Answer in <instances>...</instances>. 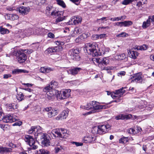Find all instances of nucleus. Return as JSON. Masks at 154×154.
I'll return each instance as SVG.
<instances>
[{
    "label": "nucleus",
    "instance_id": "29",
    "mask_svg": "<svg viewBox=\"0 0 154 154\" xmlns=\"http://www.w3.org/2000/svg\"><path fill=\"white\" fill-rule=\"evenodd\" d=\"M82 32V29L79 27H76L74 29L73 32V36L80 34Z\"/></svg>",
    "mask_w": 154,
    "mask_h": 154
},
{
    "label": "nucleus",
    "instance_id": "19",
    "mask_svg": "<svg viewBox=\"0 0 154 154\" xmlns=\"http://www.w3.org/2000/svg\"><path fill=\"white\" fill-rule=\"evenodd\" d=\"M116 59L124 60L125 62L128 60V57L124 53L118 54L115 56Z\"/></svg>",
    "mask_w": 154,
    "mask_h": 154
},
{
    "label": "nucleus",
    "instance_id": "17",
    "mask_svg": "<svg viewBox=\"0 0 154 154\" xmlns=\"http://www.w3.org/2000/svg\"><path fill=\"white\" fill-rule=\"evenodd\" d=\"M29 9L30 8L28 7L22 6L19 8L18 11L23 15H25L28 13Z\"/></svg>",
    "mask_w": 154,
    "mask_h": 154
},
{
    "label": "nucleus",
    "instance_id": "15",
    "mask_svg": "<svg viewBox=\"0 0 154 154\" xmlns=\"http://www.w3.org/2000/svg\"><path fill=\"white\" fill-rule=\"evenodd\" d=\"M69 111L67 110H63L61 113L56 117L55 119L56 120H62L66 119L68 115Z\"/></svg>",
    "mask_w": 154,
    "mask_h": 154
},
{
    "label": "nucleus",
    "instance_id": "18",
    "mask_svg": "<svg viewBox=\"0 0 154 154\" xmlns=\"http://www.w3.org/2000/svg\"><path fill=\"white\" fill-rule=\"evenodd\" d=\"M71 90L69 89H63L60 91V93L63 94L64 99L69 97L70 96Z\"/></svg>",
    "mask_w": 154,
    "mask_h": 154
},
{
    "label": "nucleus",
    "instance_id": "28",
    "mask_svg": "<svg viewBox=\"0 0 154 154\" xmlns=\"http://www.w3.org/2000/svg\"><path fill=\"white\" fill-rule=\"evenodd\" d=\"M41 127L40 126L35 127L33 126V129L34 132V135L35 137L36 138H38V136H37L38 134L42 133V132H38L39 129Z\"/></svg>",
    "mask_w": 154,
    "mask_h": 154
},
{
    "label": "nucleus",
    "instance_id": "64",
    "mask_svg": "<svg viewBox=\"0 0 154 154\" xmlns=\"http://www.w3.org/2000/svg\"><path fill=\"white\" fill-rule=\"evenodd\" d=\"M48 37L51 38H53L54 37V35L51 32L49 33L48 34Z\"/></svg>",
    "mask_w": 154,
    "mask_h": 154
},
{
    "label": "nucleus",
    "instance_id": "55",
    "mask_svg": "<svg viewBox=\"0 0 154 154\" xmlns=\"http://www.w3.org/2000/svg\"><path fill=\"white\" fill-rule=\"evenodd\" d=\"M62 149H63L61 146L55 147L54 148V150L55 151V152L56 153H57L59 152L60 150H61Z\"/></svg>",
    "mask_w": 154,
    "mask_h": 154
},
{
    "label": "nucleus",
    "instance_id": "53",
    "mask_svg": "<svg viewBox=\"0 0 154 154\" xmlns=\"http://www.w3.org/2000/svg\"><path fill=\"white\" fill-rule=\"evenodd\" d=\"M128 132L130 134H136V130L133 128H130L128 130Z\"/></svg>",
    "mask_w": 154,
    "mask_h": 154
},
{
    "label": "nucleus",
    "instance_id": "61",
    "mask_svg": "<svg viewBox=\"0 0 154 154\" xmlns=\"http://www.w3.org/2000/svg\"><path fill=\"white\" fill-rule=\"evenodd\" d=\"M33 126H32L31 127V128L28 131V133L29 134H34V132L33 130Z\"/></svg>",
    "mask_w": 154,
    "mask_h": 154
},
{
    "label": "nucleus",
    "instance_id": "33",
    "mask_svg": "<svg viewBox=\"0 0 154 154\" xmlns=\"http://www.w3.org/2000/svg\"><path fill=\"white\" fill-rule=\"evenodd\" d=\"M116 69L115 67L113 66H107L105 67V68L101 69V70H106L108 73L111 74V70H114Z\"/></svg>",
    "mask_w": 154,
    "mask_h": 154
},
{
    "label": "nucleus",
    "instance_id": "58",
    "mask_svg": "<svg viewBox=\"0 0 154 154\" xmlns=\"http://www.w3.org/2000/svg\"><path fill=\"white\" fill-rule=\"evenodd\" d=\"M127 34L125 32H122L120 34L116 35L117 37H125L126 36Z\"/></svg>",
    "mask_w": 154,
    "mask_h": 154
},
{
    "label": "nucleus",
    "instance_id": "10",
    "mask_svg": "<svg viewBox=\"0 0 154 154\" xmlns=\"http://www.w3.org/2000/svg\"><path fill=\"white\" fill-rule=\"evenodd\" d=\"M44 110L48 112V116L49 118L53 117L58 115L59 113L58 109L51 107L45 108L44 109Z\"/></svg>",
    "mask_w": 154,
    "mask_h": 154
},
{
    "label": "nucleus",
    "instance_id": "24",
    "mask_svg": "<svg viewBox=\"0 0 154 154\" xmlns=\"http://www.w3.org/2000/svg\"><path fill=\"white\" fill-rule=\"evenodd\" d=\"M128 54L130 57L134 59H136L139 55V53L136 51L129 50V51H128Z\"/></svg>",
    "mask_w": 154,
    "mask_h": 154
},
{
    "label": "nucleus",
    "instance_id": "8",
    "mask_svg": "<svg viewBox=\"0 0 154 154\" xmlns=\"http://www.w3.org/2000/svg\"><path fill=\"white\" fill-rule=\"evenodd\" d=\"M25 137V141L32 147L31 149H37L38 146L36 145L32 136L29 135H26Z\"/></svg>",
    "mask_w": 154,
    "mask_h": 154
},
{
    "label": "nucleus",
    "instance_id": "27",
    "mask_svg": "<svg viewBox=\"0 0 154 154\" xmlns=\"http://www.w3.org/2000/svg\"><path fill=\"white\" fill-rule=\"evenodd\" d=\"M60 131V138H66V135L67 134V130L66 129L63 128H60L59 129Z\"/></svg>",
    "mask_w": 154,
    "mask_h": 154
},
{
    "label": "nucleus",
    "instance_id": "38",
    "mask_svg": "<svg viewBox=\"0 0 154 154\" xmlns=\"http://www.w3.org/2000/svg\"><path fill=\"white\" fill-rule=\"evenodd\" d=\"M0 33L2 34H8L9 33V31L7 29L3 28L2 27H0Z\"/></svg>",
    "mask_w": 154,
    "mask_h": 154
},
{
    "label": "nucleus",
    "instance_id": "32",
    "mask_svg": "<svg viewBox=\"0 0 154 154\" xmlns=\"http://www.w3.org/2000/svg\"><path fill=\"white\" fill-rule=\"evenodd\" d=\"M126 16H122L120 17H117L114 18H110V20L112 21H116L119 20H123V19H125Z\"/></svg>",
    "mask_w": 154,
    "mask_h": 154
},
{
    "label": "nucleus",
    "instance_id": "1",
    "mask_svg": "<svg viewBox=\"0 0 154 154\" xmlns=\"http://www.w3.org/2000/svg\"><path fill=\"white\" fill-rule=\"evenodd\" d=\"M86 49L87 52L90 53L93 56H97L104 54V51L98 52L99 50L97 45L96 43H86L85 45Z\"/></svg>",
    "mask_w": 154,
    "mask_h": 154
},
{
    "label": "nucleus",
    "instance_id": "45",
    "mask_svg": "<svg viewBox=\"0 0 154 154\" xmlns=\"http://www.w3.org/2000/svg\"><path fill=\"white\" fill-rule=\"evenodd\" d=\"M55 95L57 96L58 99L62 100L64 99L63 94L60 93V91H58V92H56Z\"/></svg>",
    "mask_w": 154,
    "mask_h": 154
},
{
    "label": "nucleus",
    "instance_id": "21",
    "mask_svg": "<svg viewBox=\"0 0 154 154\" xmlns=\"http://www.w3.org/2000/svg\"><path fill=\"white\" fill-rule=\"evenodd\" d=\"M12 149L10 148L0 147V154H3L10 152L12 151Z\"/></svg>",
    "mask_w": 154,
    "mask_h": 154
},
{
    "label": "nucleus",
    "instance_id": "6",
    "mask_svg": "<svg viewBox=\"0 0 154 154\" xmlns=\"http://www.w3.org/2000/svg\"><path fill=\"white\" fill-rule=\"evenodd\" d=\"M123 88H120L115 91L114 94H111V96L113 99H116L115 100L112 101V102H119L122 100L121 97L123 94L125 93V90H123Z\"/></svg>",
    "mask_w": 154,
    "mask_h": 154
},
{
    "label": "nucleus",
    "instance_id": "16",
    "mask_svg": "<svg viewBox=\"0 0 154 154\" xmlns=\"http://www.w3.org/2000/svg\"><path fill=\"white\" fill-rule=\"evenodd\" d=\"M82 70V69L81 68L75 67L69 69L67 71V72L68 74L75 75L78 74Z\"/></svg>",
    "mask_w": 154,
    "mask_h": 154
},
{
    "label": "nucleus",
    "instance_id": "49",
    "mask_svg": "<svg viewBox=\"0 0 154 154\" xmlns=\"http://www.w3.org/2000/svg\"><path fill=\"white\" fill-rule=\"evenodd\" d=\"M11 20H17L18 19L19 17L17 14H11Z\"/></svg>",
    "mask_w": 154,
    "mask_h": 154
},
{
    "label": "nucleus",
    "instance_id": "40",
    "mask_svg": "<svg viewBox=\"0 0 154 154\" xmlns=\"http://www.w3.org/2000/svg\"><path fill=\"white\" fill-rule=\"evenodd\" d=\"M128 137H123L119 139V143H125L128 141Z\"/></svg>",
    "mask_w": 154,
    "mask_h": 154
},
{
    "label": "nucleus",
    "instance_id": "7",
    "mask_svg": "<svg viewBox=\"0 0 154 154\" xmlns=\"http://www.w3.org/2000/svg\"><path fill=\"white\" fill-rule=\"evenodd\" d=\"M93 60L96 61L98 63V66L101 69L105 68L106 66L109 64L110 62L109 59L106 57L102 58H93Z\"/></svg>",
    "mask_w": 154,
    "mask_h": 154
},
{
    "label": "nucleus",
    "instance_id": "41",
    "mask_svg": "<svg viewBox=\"0 0 154 154\" xmlns=\"http://www.w3.org/2000/svg\"><path fill=\"white\" fill-rule=\"evenodd\" d=\"M132 24V22L131 21H125L123 22V26L125 27L129 26L131 25Z\"/></svg>",
    "mask_w": 154,
    "mask_h": 154
},
{
    "label": "nucleus",
    "instance_id": "12",
    "mask_svg": "<svg viewBox=\"0 0 154 154\" xmlns=\"http://www.w3.org/2000/svg\"><path fill=\"white\" fill-rule=\"evenodd\" d=\"M96 140V137L94 135L87 134L83 138L82 141L85 143H94Z\"/></svg>",
    "mask_w": 154,
    "mask_h": 154
},
{
    "label": "nucleus",
    "instance_id": "36",
    "mask_svg": "<svg viewBox=\"0 0 154 154\" xmlns=\"http://www.w3.org/2000/svg\"><path fill=\"white\" fill-rule=\"evenodd\" d=\"M73 18L74 19V25L78 24L81 21V19L79 16H74Z\"/></svg>",
    "mask_w": 154,
    "mask_h": 154
},
{
    "label": "nucleus",
    "instance_id": "39",
    "mask_svg": "<svg viewBox=\"0 0 154 154\" xmlns=\"http://www.w3.org/2000/svg\"><path fill=\"white\" fill-rule=\"evenodd\" d=\"M37 154H49V152L47 150L40 149L37 151Z\"/></svg>",
    "mask_w": 154,
    "mask_h": 154
},
{
    "label": "nucleus",
    "instance_id": "31",
    "mask_svg": "<svg viewBox=\"0 0 154 154\" xmlns=\"http://www.w3.org/2000/svg\"><path fill=\"white\" fill-rule=\"evenodd\" d=\"M28 72L25 70L20 69H15L12 71V73L14 75L22 73L27 72Z\"/></svg>",
    "mask_w": 154,
    "mask_h": 154
},
{
    "label": "nucleus",
    "instance_id": "5",
    "mask_svg": "<svg viewBox=\"0 0 154 154\" xmlns=\"http://www.w3.org/2000/svg\"><path fill=\"white\" fill-rule=\"evenodd\" d=\"M38 138L41 140L42 145L44 146H48L50 145L51 139L49 135L46 134L40 133L38 134Z\"/></svg>",
    "mask_w": 154,
    "mask_h": 154
},
{
    "label": "nucleus",
    "instance_id": "46",
    "mask_svg": "<svg viewBox=\"0 0 154 154\" xmlns=\"http://www.w3.org/2000/svg\"><path fill=\"white\" fill-rule=\"evenodd\" d=\"M52 89V88L49 84L48 86H47L44 88L43 89V91L44 92H49L51 91L50 90Z\"/></svg>",
    "mask_w": 154,
    "mask_h": 154
},
{
    "label": "nucleus",
    "instance_id": "60",
    "mask_svg": "<svg viewBox=\"0 0 154 154\" xmlns=\"http://www.w3.org/2000/svg\"><path fill=\"white\" fill-rule=\"evenodd\" d=\"M11 14H5V19L7 20H11Z\"/></svg>",
    "mask_w": 154,
    "mask_h": 154
},
{
    "label": "nucleus",
    "instance_id": "34",
    "mask_svg": "<svg viewBox=\"0 0 154 154\" xmlns=\"http://www.w3.org/2000/svg\"><path fill=\"white\" fill-rule=\"evenodd\" d=\"M147 46L145 45H143L142 46H135V49L140 50H145L147 49Z\"/></svg>",
    "mask_w": 154,
    "mask_h": 154
},
{
    "label": "nucleus",
    "instance_id": "25",
    "mask_svg": "<svg viewBox=\"0 0 154 154\" xmlns=\"http://www.w3.org/2000/svg\"><path fill=\"white\" fill-rule=\"evenodd\" d=\"M58 46L52 47L48 48L46 50V51L48 54H50L58 51Z\"/></svg>",
    "mask_w": 154,
    "mask_h": 154
},
{
    "label": "nucleus",
    "instance_id": "35",
    "mask_svg": "<svg viewBox=\"0 0 154 154\" xmlns=\"http://www.w3.org/2000/svg\"><path fill=\"white\" fill-rule=\"evenodd\" d=\"M24 95L21 92H20L19 94H17L16 95V98L19 101H21L24 99Z\"/></svg>",
    "mask_w": 154,
    "mask_h": 154
},
{
    "label": "nucleus",
    "instance_id": "2",
    "mask_svg": "<svg viewBox=\"0 0 154 154\" xmlns=\"http://www.w3.org/2000/svg\"><path fill=\"white\" fill-rule=\"evenodd\" d=\"M110 127L109 125H101L98 126H95L92 129L91 132L92 133L96 134H102L107 132Z\"/></svg>",
    "mask_w": 154,
    "mask_h": 154
},
{
    "label": "nucleus",
    "instance_id": "13",
    "mask_svg": "<svg viewBox=\"0 0 154 154\" xmlns=\"http://www.w3.org/2000/svg\"><path fill=\"white\" fill-rule=\"evenodd\" d=\"M56 92H58V91L56 90H53L49 92H47L45 95L46 99L48 100H53L54 98Z\"/></svg>",
    "mask_w": 154,
    "mask_h": 154
},
{
    "label": "nucleus",
    "instance_id": "3",
    "mask_svg": "<svg viewBox=\"0 0 154 154\" xmlns=\"http://www.w3.org/2000/svg\"><path fill=\"white\" fill-rule=\"evenodd\" d=\"M104 106L102 105H99V103L96 101H93L87 103L86 106H81L80 108L82 109H85L87 110H89L90 109H93V110L92 112H90V113L95 112V110L102 109Z\"/></svg>",
    "mask_w": 154,
    "mask_h": 154
},
{
    "label": "nucleus",
    "instance_id": "14",
    "mask_svg": "<svg viewBox=\"0 0 154 154\" xmlns=\"http://www.w3.org/2000/svg\"><path fill=\"white\" fill-rule=\"evenodd\" d=\"M142 75L141 73H138L134 74L133 76H131L130 79H132L131 82H139L142 79Z\"/></svg>",
    "mask_w": 154,
    "mask_h": 154
},
{
    "label": "nucleus",
    "instance_id": "26",
    "mask_svg": "<svg viewBox=\"0 0 154 154\" xmlns=\"http://www.w3.org/2000/svg\"><path fill=\"white\" fill-rule=\"evenodd\" d=\"M63 14V12L62 11H57L56 10L52 11L51 13V15L55 17H59L62 15Z\"/></svg>",
    "mask_w": 154,
    "mask_h": 154
},
{
    "label": "nucleus",
    "instance_id": "23",
    "mask_svg": "<svg viewBox=\"0 0 154 154\" xmlns=\"http://www.w3.org/2000/svg\"><path fill=\"white\" fill-rule=\"evenodd\" d=\"M60 134L59 129H56L52 130L51 135L52 134L55 137H59L60 138Z\"/></svg>",
    "mask_w": 154,
    "mask_h": 154
},
{
    "label": "nucleus",
    "instance_id": "52",
    "mask_svg": "<svg viewBox=\"0 0 154 154\" xmlns=\"http://www.w3.org/2000/svg\"><path fill=\"white\" fill-rule=\"evenodd\" d=\"M143 4L141 2H138L136 5V6L137 7L138 9H141L143 8L142 7Z\"/></svg>",
    "mask_w": 154,
    "mask_h": 154
},
{
    "label": "nucleus",
    "instance_id": "20",
    "mask_svg": "<svg viewBox=\"0 0 154 154\" xmlns=\"http://www.w3.org/2000/svg\"><path fill=\"white\" fill-rule=\"evenodd\" d=\"M53 70L54 69L53 68L46 67H41L39 69V71L45 74L49 73Z\"/></svg>",
    "mask_w": 154,
    "mask_h": 154
},
{
    "label": "nucleus",
    "instance_id": "50",
    "mask_svg": "<svg viewBox=\"0 0 154 154\" xmlns=\"http://www.w3.org/2000/svg\"><path fill=\"white\" fill-rule=\"evenodd\" d=\"M61 16H60L58 17L56 19V22L57 23L60 22L64 20L65 17H61Z\"/></svg>",
    "mask_w": 154,
    "mask_h": 154
},
{
    "label": "nucleus",
    "instance_id": "30",
    "mask_svg": "<svg viewBox=\"0 0 154 154\" xmlns=\"http://www.w3.org/2000/svg\"><path fill=\"white\" fill-rule=\"evenodd\" d=\"M151 16H149L146 22H143V27L146 28L150 25V22H151Z\"/></svg>",
    "mask_w": 154,
    "mask_h": 154
},
{
    "label": "nucleus",
    "instance_id": "4",
    "mask_svg": "<svg viewBox=\"0 0 154 154\" xmlns=\"http://www.w3.org/2000/svg\"><path fill=\"white\" fill-rule=\"evenodd\" d=\"M13 54L17 57V60L20 63H23L26 59V56L23 50L14 51L13 52Z\"/></svg>",
    "mask_w": 154,
    "mask_h": 154
},
{
    "label": "nucleus",
    "instance_id": "63",
    "mask_svg": "<svg viewBox=\"0 0 154 154\" xmlns=\"http://www.w3.org/2000/svg\"><path fill=\"white\" fill-rule=\"evenodd\" d=\"M74 18H72L69 21V25H74Z\"/></svg>",
    "mask_w": 154,
    "mask_h": 154
},
{
    "label": "nucleus",
    "instance_id": "43",
    "mask_svg": "<svg viewBox=\"0 0 154 154\" xmlns=\"http://www.w3.org/2000/svg\"><path fill=\"white\" fill-rule=\"evenodd\" d=\"M106 17H103L101 18L97 19L96 20V22L98 23L99 24L104 23V20H105V21L106 20Z\"/></svg>",
    "mask_w": 154,
    "mask_h": 154
},
{
    "label": "nucleus",
    "instance_id": "11",
    "mask_svg": "<svg viewBox=\"0 0 154 154\" xmlns=\"http://www.w3.org/2000/svg\"><path fill=\"white\" fill-rule=\"evenodd\" d=\"M16 116L13 114H8L4 117L2 120L5 123H9L14 122L17 120Z\"/></svg>",
    "mask_w": 154,
    "mask_h": 154
},
{
    "label": "nucleus",
    "instance_id": "37",
    "mask_svg": "<svg viewBox=\"0 0 154 154\" xmlns=\"http://www.w3.org/2000/svg\"><path fill=\"white\" fill-rule=\"evenodd\" d=\"M49 84L53 89L56 88L57 87L58 85V83L57 82L53 80Z\"/></svg>",
    "mask_w": 154,
    "mask_h": 154
},
{
    "label": "nucleus",
    "instance_id": "42",
    "mask_svg": "<svg viewBox=\"0 0 154 154\" xmlns=\"http://www.w3.org/2000/svg\"><path fill=\"white\" fill-rule=\"evenodd\" d=\"M57 4L63 8H65L66 6L64 2L61 0H56Z\"/></svg>",
    "mask_w": 154,
    "mask_h": 154
},
{
    "label": "nucleus",
    "instance_id": "44",
    "mask_svg": "<svg viewBox=\"0 0 154 154\" xmlns=\"http://www.w3.org/2000/svg\"><path fill=\"white\" fill-rule=\"evenodd\" d=\"M0 127L4 131H7L9 129L10 127L8 125L0 124Z\"/></svg>",
    "mask_w": 154,
    "mask_h": 154
},
{
    "label": "nucleus",
    "instance_id": "22",
    "mask_svg": "<svg viewBox=\"0 0 154 154\" xmlns=\"http://www.w3.org/2000/svg\"><path fill=\"white\" fill-rule=\"evenodd\" d=\"M131 117V114L124 115V114H121L118 115L116 118L117 120L119 119H130Z\"/></svg>",
    "mask_w": 154,
    "mask_h": 154
},
{
    "label": "nucleus",
    "instance_id": "62",
    "mask_svg": "<svg viewBox=\"0 0 154 154\" xmlns=\"http://www.w3.org/2000/svg\"><path fill=\"white\" fill-rule=\"evenodd\" d=\"M100 8L103 10H105L107 9L108 6L106 5H103L100 6Z\"/></svg>",
    "mask_w": 154,
    "mask_h": 154
},
{
    "label": "nucleus",
    "instance_id": "51",
    "mask_svg": "<svg viewBox=\"0 0 154 154\" xmlns=\"http://www.w3.org/2000/svg\"><path fill=\"white\" fill-rule=\"evenodd\" d=\"M134 0H124L122 2V4L124 5H127L130 3L133 2Z\"/></svg>",
    "mask_w": 154,
    "mask_h": 154
},
{
    "label": "nucleus",
    "instance_id": "48",
    "mask_svg": "<svg viewBox=\"0 0 154 154\" xmlns=\"http://www.w3.org/2000/svg\"><path fill=\"white\" fill-rule=\"evenodd\" d=\"M52 8L51 6H48L47 7L45 12L47 15L48 16L50 15L51 13L50 11L52 10Z\"/></svg>",
    "mask_w": 154,
    "mask_h": 154
},
{
    "label": "nucleus",
    "instance_id": "54",
    "mask_svg": "<svg viewBox=\"0 0 154 154\" xmlns=\"http://www.w3.org/2000/svg\"><path fill=\"white\" fill-rule=\"evenodd\" d=\"M143 108L146 107V109L148 110H151L152 109V108L153 107V106L152 104H149L147 106H146L145 105L143 106Z\"/></svg>",
    "mask_w": 154,
    "mask_h": 154
},
{
    "label": "nucleus",
    "instance_id": "47",
    "mask_svg": "<svg viewBox=\"0 0 154 154\" xmlns=\"http://www.w3.org/2000/svg\"><path fill=\"white\" fill-rule=\"evenodd\" d=\"M84 38V37L83 34L81 35L78 38L75 39V41L76 42H81V41Z\"/></svg>",
    "mask_w": 154,
    "mask_h": 154
},
{
    "label": "nucleus",
    "instance_id": "9",
    "mask_svg": "<svg viewBox=\"0 0 154 154\" xmlns=\"http://www.w3.org/2000/svg\"><path fill=\"white\" fill-rule=\"evenodd\" d=\"M80 52L78 48H73L69 50L68 54L72 60H79L80 57L79 54Z\"/></svg>",
    "mask_w": 154,
    "mask_h": 154
},
{
    "label": "nucleus",
    "instance_id": "57",
    "mask_svg": "<svg viewBox=\"0 0 154 154\" xmlns=\"http://www.w3.org/2000/svg\"><path fill=\"white\" fill-rule=\"evenodd\" d=\"M56 44L57 45H63L65 44V41H57L55 42Z\"/></svg>",
    "mask_w": 154,
    "mask_h": 154
},
{
    "label": "nucleus",
    "instance_id": "56",
    "mask_svg": "<svg viewBox=\"0 0 154 154\" xmlns=\"http://www.w3.org/2000/svg\"><path fill=\"white\" fill-rule=\"evenodd\" d=\"M14 103L9 104L8 105L7 107L9 109H15L14 107Z\"/></svg>",
    "mask_w": 154,
    "mask_h": 154
},
{
    "label": "nucleus",
    "instance_id": "59",
    "mask_svg": "<svg viewBox=\"0 0 154 154\" xmlns=\"http://www.w3.org/2000/svg\"><path fill=\"white\" fill-rule=\"evenodd\" d=\"M72 143L73 144H75L77 146H82L83 145V144L82 143L75 142H73Z\"/></svg>",
    "mask_w": 154,
    "mask_h": 154
}]
</instances>
